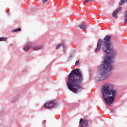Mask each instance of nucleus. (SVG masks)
<instances>
[{"mask_svg": "<svg viewBox=\"0 0 127 127\" xmlns=\"http://www.w3.org/2000/svg\"><path fill=\"white\" fill-rule=\"evenodd\" d=\"M21 30V28H17L16 29H14L12 30L13 32H17V31H20Z\"/></svg>", "mask_w": 127, "mask_h": 127, "instance_id": "f8f14e48", "label": "nucleus"}, {"mask_svg": "<svg viewBox=\"0 0 127 127\" xmlns=\"http://www.w3.org/2000/svg\"><path fill=\"white\" fill-rule=\"evenodd\" d=\"M43 0V2L45 3L46 2V1H47L48 0Z\"/></svg>", "mask_w": 127, "mask_h": 127, "instance_id": "2eb2a0df", "label": "nucleus"}, {"mask_svg": "<svg viewBox=\"0 0 127 127\" xmlns=\"http://www.w3.org/2000/svg\"><path fill=\"white\" fill-rule=\"evenodd\" d=\"M94 0H85L84 2H83V3H87L89 2V1H93Z\"/></svg>", "mask_w": 127, "mask_h": 127, "instance_id": "ddd939ff", "label": "nucleus"}, {"mask_svg": "<svg viewBox=\"0 0 127 127\" xmlns=\"http://www.w3.org/2000/svg\"><path fill=\"white\" fill-rule=\"evenodd\" d=\"M78 27L82 30H86L87 29V27H88V26L87 24H84V23H80L78 25Z\"/></svg>", "mask_w": 127, "mask_h": 127, "instance_id": "423d86ee", "label": "nucleus"}, {"mask_svg": "<svg viewBox=\"0 0 127 127\" xmlns=\"http://www.w3.org/2000/svg\"><path fill=\"white\" fill-rule=\"evenodd\" d=\"M124 19H125V23H127V11H126L124 13Z\"/></svg>", "mask_w": 127, "mask_h": 127, "instance_id": "9d476101", "label": "nucleus"}, {"mask_svg": "<svg viewBox=\"0 0 127 127\" xmlns=\"http://www.w3.org/2000/svg\"><path fill=\"white\" fill-rule=\"evenodd\" d=\"M61 45H62L64 48H65V45H64V43H62V44H58L56 47V49L57 50L59 49V48H60V47H61Z\"/></svg>", "mask_w": 127, "mask_h": 127, "instance_id": "1a4fd4ad", "label": "nucleus"}, {"mask_svg": "<svg viewBox=\"0 0 127 127\" xmlns=\"http://www.w3.org/2000/svg\"><path fill=\"white\" fill-rule=\"evenodd\" d=\"M110 111H111V113H113V112H114V110L113 109H111Z\"/></svg>", "mask_w": 127, "mask_h": 127, "instance_id": "dca6fc26", "label": "nucleus"}, {"mask_svg": "<svg viewBox=\"0 0 127 127\" xmlns=\"http://www.w3.org/2000/svg\"><path fill=\"white\" fill-rule=\"evenodd\" d=\"M101 93L106 104L109 106L112 105L117 96V90L113 89L111 84L107 83L103 85Z\"/></svg>", "mask_w": 127, "mask_h": 127, "instance_id": "7ed1b4c3", "label": "nucleus"}, {"mask_svg": "<svg viewBox=\"0 0 127 127\" xmlns=\"http://www.w3.org/2000/svg\"><path fill=\"white\" fill-rule=\"evenodd\" d=\"M7 40V37H0V41H6Z\"/></svg>", "mask_w": 127, "mask_h": 127, "instance_id": "9b49d317", "label": "nucleus"}, {"mask_svg": "<svg viewBox=\"0 0 127 127\" xmlns=\"http://www.w3.org/2000/svg\"><path fill=\"white\" fill-rule=\"evenodd\" d=\"M43 48V46H32L31 49L33 50V51H36V50H40V49H42Z\"/></svg>", "mask_w": 127, "mask_h": 127, "instance_id": "0eeeda50", "label": "nucleus"}, {"mask_svg": "<svg viewBox=\"0 0 127 127\" xmlns=\"http://www.w3.org/2000/svg\"><path fill=\"white\" fill-rule=\"evenodd\" d=\"M29 49H31V43H29L28 44L23 48L24 51H28Z\"/></svg>", "mask_w": 127, "mask_h": 127, "instance_id": "6e6552de", "label": "nucleus"}, {"mask_svg": "<svg viewBox=\"0 0 127 127\" xmlns=\"http://www.w3.org/2000/svg\"><path fill=\"white\" fill-rule=\"evenodd\" d=\"M83 81V74L79 68L73 69L68 75L66 85L70 91L77 94L82 89L80 85Z\"/></svg>", "mask_w": 127, "mask_h": 127, "instance_id": "f03ea898", "label": "nucleus"}, {"mask_svg": "<svg viewBox=\"0 0 127 127\" xmlns=\"http://www.w3.org/2000/svg\"><path fill=\"white\" fill-rule=\"evenodd\" d=\"M57 105L56 101L52 100L51 101H47L45 103L44 107L45 109H52Z\"/></svg>", "mask_w": 127, "mask_h": 127, "instance_id": "20e7f679", "label": "nucleus"}, {"mask_svg": "<svg viewBox=\"0 0 127 127\" xmlns=\"http://www.w3.org/2000/svg\"><path fill=\"white\" fill-rule=\"evenodd\" d=\"M111 36H107L103 40L99 39L98 40L97 48L95 52H99L102 47L103 52L108 55L110 54L111 57L108 56L104 58L103 65L100 66V72L98 75L99 81L106 80L111 76V72L114 69V66L112 65V63H114V56L117 55L116 50L112 47V42H111Z\"/></svg>", "mask_w": 127, "mask_h": 127, "instance_id": "f257e3e1", "label": "nucleus"}, {"mask_svg": "<svg viewBox=\"0 0 127 127\" xmlns=\"http://www.w3.org/2000/svg\"><path fill=\"white\" fill-rule=\"evenodd\" d=\"M79 63L80 62L79 61V60L76 61L75 62V66H77V65H78V64H79Z\"/></svg>", "mask_w": 127, "mask_h": 127, "instance_id": "4468645a", "label": "nucleus"}, {"mask_svg": "<svg viewBox=\"0 0 127 127\" xmlns=\"http://www.w3.org/2000/svg\"><path fill=\"white\" fill-rule=\"evenodd\" d=\"M122 9V7H119L117 9L115 10L112 13L113 17H115V18H118V13L119 12V11H121Z\"/></svg>", "mask_w": 127, "mask_h": 127, "instance_id": "39448f33", "label": "nucleus"}]
</instances>
